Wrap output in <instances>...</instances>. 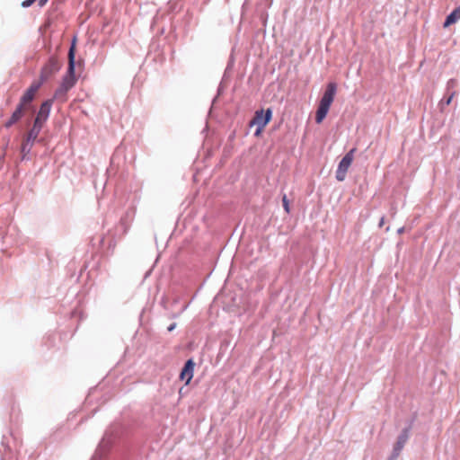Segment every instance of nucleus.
Returning a JSON list of instances; mask_svg holds the SVG:
<instances>
[{
  "instance_id": "9",
  "label": "nucleus",
  "mask_w": 460,
  "mask_h": 460,
  "mask_svg": "<svg viewBox=\"0 0 460 460\" xmlns=\"http://www.w3.org/2000/svg\"><path fill=\"white\" fill-rule=\"evenodd\" d=\"M193 370L194 362L192 361V359L187 360L180 374L181 380L185 381L186 385H188L192 379Z\"/></svg>"
},
{
  "instance_id": "11",
  "label": "nucleus",
  "mask_w": 460,
  "mask_h": 460,
  "mask_svg": "<svg viewBox=\"0 0 460 460\" xmlns=\"http://www.w3.org/2000/svg\"><path fill=\"white\" fill-rule=\"evenodd\" d=\"M42 128H43L42 126L38 125L33 122L32 128L24 136V137L27 138L28 141H32L34 143L38 139V137H39L40 132L41 131Z\"/></svg>"
},
{
  "instance_id": "14",
  "label": "nucleus",
  "mask_w": 460,
  "mask_h": 460,
  "mask_svg": "<svg viewBox=\"0 0 460 460\" xmlns=\"http://www.w3.org/2000/svg\"><path fill=\"white\" fill-rule=\"evenodd\" d=\"M44 82L45 81H41V79L40 78L39 82H33L26 91L35 95Z\"/></svg>"
},
{
  "instance_id": "24",
  "label": "nucleus",
  "mask_w": 460,
  "mask_h": 460,
  "mask_svg": "<svg viewBox=\"0 0 460 460\" xmlns=\"http://www.w3.org/2000/svg\"><path fill=\"white\" fill-rule=\"evenodd\" d=\"M459 7H460V5H459Z\"/></svg>"
},
{
  "instance_id": "7",
  "label": "nucleus",
  "mask_w": 460,
  "mask_h": 460,
  "mask_svg": "<svg viewBox=\"0 0 460 460\" xmlns=\"http://www.w3.org/2000/svg\"><path fill=\"white\" fill-rule=\"evenodd\" d=\"M52 102V100H47L41 103L40 110L36 115V118L34 119V123L43 127L44 123L49 119Z\"/></svg>"
},
{
  "instance_id": "1",
  "label": "nucleus",
  "mask_w": 460,
  "mask_h": 460,
  "mask_svg": "<svg viewBox=\"0 0 460 460\" xmlns=\"http://www.w3.org/2000/svg\"><path fill=\"white\" fill-rule=\"evenodd\" d=\"M337 91V84L335 83H329L326 86V89L322 96L316 114H315V121L320 124L324 118L326 117L329 109L334 100L335 94Z\"/></svg>"
},
{
  "instance_id": "6",
  "label": "nucleus",
  "mask_w": 460,
  "mask_h": 460,
  "mask_svg": "<svg viewBox=\"0 0 460 460\" xmlns=\"http://www.w3.org/2000/svg\"><path fill=\"white\" fill-rule=\"evenodd\" d=\"M409 429H403L401 434L397 438V441L394 446L393 452L388 460H396L399 456L401 451L405 446L406 442L409 439Z\"/></svg>"
},
{
  "instance_id": "20",
  "label": "nucleus",
  "mask_w": 460,
  "mask_h": 460,
  "mask_svg": "<svg viewBox=\"0 0 460 460\" xmlns=\"http://www.w3.org/2000/svg\"><path fill=\"white\" fill-rule=\"evenodd\" d=\"M176 327V323H172V324H170L168 327H167V331L168 332H172L175 329Z\"/></svg>"
},
{
  "instance_id": "12",
  "label": "nucleus",
  "mask_w": 460,
  "mask_h": 460,
  "mask_svg": "<svg viewBox=\"0 0 460 460\" xmlns=\"http://www.w3.org/2000/svg\"><path fill=\"white\" fill-rule=\"evenodd\" d=\"M460 19V7H456L453 10L446 18L444 22V27H448L449 25L456 22Z\"/></svg>"
},
{
  "instance_id": "2",
  "label": "nucleus",
  "mask_w": 460,
  "mask_h": 460,
  "mask_svg": "<svg viewBox=\"0 0 460 460\" xmlns=\"http://www.w3.org/2000/svg\"><path fill=\"white\" fill-rule=\"evenodd\" d=\"M75 39H74L68 51V68L66 75L63 77L60 86L68 92L75 84Z\"/></svg>"
},
{
  "instance_id": "10",
  "label": "nucleus",
  "mask_w": 460,
  "mask_h": 460,
  "mask_svg": "<svg viewBox=\"0 0 460 460\" xmlns=\"http://www.w3.org/2000/svg\"><path fill=\"white\" fill-rule=\"evenodd\" d=\"M34 98H35V95L33 93L26 91L21 97L18 104L22 105V107H24L25 109H27L29 111L32 107L31 102L34 100Z\"/></svg>"
},
{
  "instance_id": "17",
  "label": "nucleus",
  "mask_w": 460,
  "mask_h": 460,
  "mask_svg": "<svg viewBox=\"0 0 460 460\" xmlns=\"http://www.w3.org/2000/svg\"><path fill=\"white\" fill-rule=\"evenodd\" d=\"M282 204L285 211L289 213V203L286 194H284L282 197Z\"/></svg>"
},
{
  "instance_id": "21",
  "label": "nucleus",
  "mask_w": 460,
  "mask_h": 460,
  "mask_svg": "<svg viewBox=\"0 0 460 460\" xmlns=\"http://www.w3.org/2000/svg\"><path fill=\"white\" fill-rule=\"evenodd\" d=\"M384 224H385V217H382L379 221L378 226L382 227L384 226Z\"/></svg>"
},
{
  "instance_id": "15",
  "label": "nucleus",
  "mask_w": 460,
  "mask_h": 460,
  "mask_svg": "<svg viewBox=\"0 0 460 460\" xmlns=\"http://www.w3.org/2000/svg\"><path fill=\"white\" fill-rule=\"evenodd\" d=\"M67 92L62 88L61 86H59L56 91H55V94H54V98L56 99H60L62 102L66 101V95Z\"/></svg>"
},
{
  "instance_id": "4",
  "label": "nucleus",
  "mask_w": 460,
  "mask_h": 460,
  "mask_svg": "<svg viewBox=\"0 0 460 460\" xmlns=\"http://www.w3.org/2000/svg\"><path fill=\"white\" fill-rule=\"evenodd\" d=\"M355 152H356V148L350 149L339 163V165H338V168L336 171V179L339 181H343L345 180L347 172L354 159Z\"/></svg>"
},
{
  "instance_id": "8",
  "label": "nucleus",
  "mask_w": 460,
  "mask_h": 460,
  "mask_svg": "<svg viewBox=\"0 0 460 460\" xmlns=\"http://www.w3.org/2000/svg\"><path fill=\"white\" fill-rule=\"evenodd\" d=\"M27 111L28 110L22 107V105L17 104L11 117L4 123V127L5 128H10L12 126H13L14 124L21 120V119L24 116Z\"/></svg>"
},
{
  "instance_id": "19",
  "label": "nucleus",
  "mask_w": 460,
  "mask_h": 460,
  "mask_svg": "<svg viewBox=\"0 0 460 460\" xmlns=\"http://www.w3.org/2000/svg\"><path fill=\"white\" fill-rule=\"evenodd\" d=\"M35 0H25L23 3H22V6L23 7H29L30 5H31L33 3H34Z\"/></svg>"
},
{
  "instance_id": "16",
  "label": "nucleus",
  "mask_w": 460,
  "mask_h": 460,
  "mask_svg": "<svg viewBox=\"0 0 460 460\" xmlns=\"http://www.w3.org/2000/svg\"><path fill=\"white\" fill-rule=\"evenodd\" d=\"M456 95V92L455 91H452V92H448V96L447 97H445L442 101H441V105H449L454 98V96Z\"/></svg>"
},
{
  "instance_id": "3",
  "label": "nucleus",
  "mask_w": 460,
  "mask_h": 460,
  "mask_svg": "<svg viewBox=\"0 0 460 460\" xmlns=\"http://www.w3.org/2000/svg\"><path fill=\"white\" fill-rule=\"evenodd\" d=\"M272 117V111L268 109L266 111L259 110L255 111L254 117L249 122L250 127L256 126L255 136H259L264 127L270 121Z\"/></svg>"
},
{
  "instance_id": "23",
  "label": "nucleus",
  "mask_w": 460,
  "mask_h": 460,
  "mask_svg": "<svg viewBox=\"0 0 460 460\" xmlns=\"http://www.w3.org/2000/svg\"><path fill=\"white\" fill-rule=\"evenodd\" d=\"M403 231H404V228H403V227H401V228H399V229H398V231H397V232H398V234H402V233H403Z\"/></svg>"
},
{
  "instance_id": "18",
  "label": "nucleus",
  "mask_w": 460,
  "mask_h": 460,
  "mask_svg": "<svg viewBox=\"0 0 460 460\" xmlns=\"http://www.w3.org/2000/svg\"><path fill=\"white\" fill-rule=\"evenodd\" d=\"M456 85V81L455 79H450L447 82V92H452L451 90Z\"/></svg>"
},
{
  "instance_id": "13",
  "label": "nucleus",
  "mask_w": 460,
  "mask_h": 460,
  "mask_svg": "<svg viewBox=\"0 0 460 460\" xmlns=\"http://www.w3.org/2000/svg\"><path fill=\"white\" fill-rule=\"evenodd\" d=\"M32 141H28L27 138L23 137L22 146H21V153L22 155V159L25 158V156L31 152L32 146H33Z\"/></svg>"
},
{
  "instance_id": "22",
  "label": "nucleus",
  "mask_w": 460,
  "mask_h": 460,
  "mask_svg": "<svg viewBox=\"0 0 460 460\" xmlns=\"http://www.w3.org/2000/svg\"><path fill=\"white\" fill-rule=\"evenodd\" d=\"M47 2H48V0H40L39 4L40 6H43Z\"/></svg>"
},
{
  "instance_id": "5",
  "label": "nucleus",
  "mask_w": 460,
  "mask_h": 460,
  "mask_svg": "<svg viewBox=\"0 0 460 460\" xmlns=\"http://www.w3.org/2000/svg\"><path fill=\"white\" fill-rule=\"evenodd\" d=\"M61 67V64L58 60V58L51 57L48 63L42 67L40 72V79L41 81H47L53 75H55L58 71H59Z\"/></svg>"
}]
</instances>
